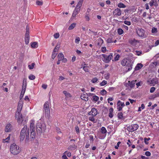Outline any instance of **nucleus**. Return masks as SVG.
Segmentation results:
<instances>
[{"mask_svg":"<svg viewBox=\"0 0 159 159\" xmlns=\"http://www.w3.org/2000/svg\"><path fill=\"white\" fill-rule=\"evenodd\" d=\"M46 125L43 121L41 119L38 120L36 125V130L38 133H43L46 130Z\"/></svg>","mask_w":159,"mask_h":159,"instance_id":"1","label":"nucleus"},{"mask_svg":"<svg viewBox=\"0 0 159 159\" xmlns=\"http://www.w3.org/2000/svg\"><path fill=\"white\" fill-rule=\"evenodd\" d=\"M159 44V40H157L155 43V45H152L151 47H150V48H151V47H152L154 46H157Z\"/></svg>","mask_w":159,"mask_h":159,"instance_id":"49","label":"nucleus"},{"mask_svg":"<svg viewBox=\"0 0 159 159\" xmlns=\"http://www.w3.org/2000/svg\"><path fill=\"white\" fill-rule=\"evenodd\" d=\"M100 93L102 95H104L107 93V91L105 89H103L101 91Z\"/></svg>","mask_w":159,"mask_h":159,"instance_id":"50","label":"nucleus"},{"mask_svg":"<svg viewBox=\"0 0 159 159\" xmlns=\"http://www.w3.org/2000/svg\"><path fill=\"white\" fill-rule=\"evenodd\" d=\"M80 40V38L79 37H76L75 40V43L78 44L79 43Z\"/></svg>","mask_w":159,"mask_h":159,"instance_id":"44","label":"nucleus"},{"mask_svg":"<svg viewBox=\"0 0 159 159\" xmlns=\"http://www.w3.org/2000/svg\"><path fill=\"white\" fill-rule=\"evenodd\" d=\"M159 97V93H157L153 95L152 96L153 98H155L156 97Z\"/></svg>","mask_w":159,"mask_h":159,"instance_id":"58","label":"nucleus"},{"mask_svg":"<svg viewBox=\"0 0 159 159\" xmlns=\"http://www.w3.org/2000/svg\"><path fill=\"white\" fill-rule=\"evenodd\" d=\"M121 142H119L117 143V145L115 147V148L116 149H118V147L119 146Z\"/></svg>","mask_w":159,"mask_h":159,"instance_id":"62","label":"nucleus"},{"mask_svg":"<svg viewBox=\"0 0 159 159\" xmlns=\"http://www.w3.org/2000/svg\"><path fill=\"white\" fill-rule=\"evenodd\" d=\"M152 33H155L157 32V29L156 28H152Z\"/></svg>","mask_w":159,"mask_h":159,"instance_id":"64","label":"nucleus"},{"mask_svg":"<svg viewBox=\"0 0 159 159\" xmlns=\"http://www.w3.org/2000/svg\"><path fill=\"white\" fill-rule=\"evenodd\" d=\"M64 153H65L68 157H70L71 155V153L70 152L67 151H66Z\"/></svg>","mask_w":159,"mask_h":159,"instance_id":"52","label":"nucleus"},{"mask_svg":"<svg viewBox=\"0 0 159 159\" xmlns=\"http://www.w3.org/2000/svg\"><path fill=\"white\" fill-rule=\"evenodd\" d=\"M57 58L59 61H62L63 62L65 63L67 61L66 58H64V55L62 53H60L57 55Z\"/></svg>","mask_w":159,"mask_h":159,"instance_id":"11","label":"nucleus"},{"mask_svg":"<svg viewBox=\"0 0 159 159\" xmlns=\"http://www.w3.org/2000/svg\"><path fill=\"white\" fill-rule=\"evenodd\" d=\"M60 36L59 34L58 33H56L54 34V37L55 39L58 38Z\"/></svg>","mask_w":159,"mask_h":159,"instance_id":"51","label":"nucleus"},{"mask_svg":"<svg viewBox=\"0 0 159 159\" xmlns=\"http://www.w3.org/2000/svg\"><path fill=\"white\" fill-rule=\"evenodd\" d=\"M136 81L133 80L131 82L129 81L128 82L129 83V85L131 88H132L134 87Z\"/></svg>","mask_w":159,"mask_h":159,"instance_id":"28","label":"nucleus"},{"mask_svg":"<svg viewBox=\"0 0 159 159\" xmlns=\"http://www.w3.org/2000/svg\"><path fill=\"white\" fill-rule=\"evenodd\" d=\"M43 109L46 115H48L50 114V109L49 106V103L48 102H46L44 103Z\"/></svg>","mask_w":159,"mask_h":159,"instance_id":"9","label":"nucleus"},{"mask_svg":"<svg viewBox=\"0 0 159 159\" xmlns=\"http://www.w3.org/2000/svg\"><path fill=\"white\" fill-rule=\"evenodd\" d=\"M97 114V110L94 108L92 109L91 111L89 113V115H92L93 116H95Z\"/></svg>","mask_w":159,"mask_h":159,"instance_id":"18","label":"nucleus"},{"mask_svg":"<svg viewBox=\"0 0 159 159\" xmlns=\"http://www.w3.org/2000/svg\"><path fill=\"white\" fill-rule=\"evenodd\" d=\"M83 2H82L79 1L78 2L75 9L80 11V8L82 5Z\"/></svg>","mask_w":159,"mask_h":159,"instance_id":"21","label":"nucleus"},{"mask_svg":"<svg viewBox=\"0 0 159 159\" xmlns=\"http://www.w3.org/2000/svg\"><path fill=\"white\" fill-rule=\"evenodd\" d=\"M158 83V80L157 79H153L151 80L150 84L152 86H154Z\"/></svg>","mask_w":159,"mask_h":159,"instance_id":"23","label":"nucleus"},{"mask_svg":"<svg viewBox=\"0 0 159 159\" xmlns=\"http://www.w3.org/2000/svg\"><path fill=\"white\" fill-rule=\"evenodd\" d=\"M43 2L42 1H37L36 2V3L38 5H42L43 4Z\"/></svg>","mask_w":159,"mask_h":159,"instance_id":"43","label":"nucleus"},{"mask_svg":"<svg viewBox=\"0 0 159 159\" xmlns=\"http://www.w3.org/2000/svg\"><path fill=\"white\" fill-rule=\"evenodd\" d=\"M79 12L80 11L75 9L73 11L71 18H75L76 17V15L79 13Z\"/></svg>","mask_w":159,"mask_h":159,"instance_id":"25","label":"nucleus"},{"mask_svg":"<svg viewBox=\"0 0 159 159\" xmlns=\"http://www.w3.org/2000/svg\"><path fill=\"white\" fill-rule=\"evenodd\" d=\"M155 90V88L154 87H152L150 89V92L151 93H153Z\"/></svg>","mask_w":159,"mask_h":159,"instance_id":"55","label":"nucleus"},{"mask_svg":"<svg viewBox=\"0 0 159 159\" xmlns=\"http://www.w3.org/2000/svg\"><path fill=\"white\" fill-rule=\"evenodd\" d=\"M145 155L149 157L151 155V153L148 151H147L145 153Z\"/></svg>","mask_w":159,"mask_h":159,"instance_id":"59","label":"nucleus"},{"mask_svg":"<svg viewBox=\"0 0 159 159\" xmlns=\"http://www.w3.org/2000/svg\"><path fill=\"white\" fill-rule=\"evenodd\" d=\"M113 109L112 108H111L109 109V116L111 118H112L113 116Z\"/></svg>","mask_w":159,"mask_h":159,"instance_id":"26","label":"nucleus"},{"mask_svg":"<svg viewBox=\"0 0 159 159\" xmlns=\"http://www.w3.org/2000/svg\"><path fill=\"white\" fill-rule=\"evenodd\" d=\"M76 146L75 144H73L68 147V149L70 150H72L76 149Z\"/></svg>","mask_w":159,"mask_h":159,"instance_id":"31","label":"nucleus"},{"mask_svg":"<svg viewBox=\"0 0 159 159\" xmlns=\"http://www.w3.org/2000/svg\"><path fill=\"white\" fill-rule=\"evenodd\" d=\"M98 81V79L95 77L94 78H93L91 80V81L93 83H96L97 81Z\"/></svg>","mask_w":159,"mask_h":159,"instance_id":"45","label":"nucleus"},{"mask_svg":"<svg viewBox=\"0 0 159 159\" xmlns=\"http://www.w3.org/2000/svg\"><path fill=\"white\" fill-rule=\"evenodd\" d=\"M129 43L132 45H136L137 43H139V40H136L134 39H131L129 40Z\"/></svg>","mask_w":159,"mask_h":159,"instance_id":"20","label":"nucleus"},{"mask_svg":"<svg viewBox=\"0 0 159 159\" xmlns=\"http://www.w3.org/2000/svg\"><path fill=\"white\" fill-rule=\"evenodd\" d=\"M31 132L30 137L32 139L34 138L35 135V129H30Z\"/></svg>","mask_w":159,"mask_h":159,"instance_id":"24","label":"nucleus"},{"mask_svg":"<svg viewBox=\"0 0 159 159\" xmlns=\"http://www.w3.org/2000/svg\"><path fill=\"white\" fill-rule=\"evenodd\" d=\"M35 120L33 119H31L30 121V129H35Z\"/></svg>","mask_w":159,"mask_h":159,"instance_id":"15","label":"nucleus"},{"mask_svg":"<svg viewBox=\"0 0 159 159\" xmlns=\"http://www.w3.org/2000/svg\"><path fill=\"white\" fill-rule=\"evenodd\" d=\"M92 97V100L93 101L96 102L99 99V97L93 94V95L91 96Z\"/></svg>","mask_w":159,"mask_h":159,"instance_id":"27","label":"nucleus"},{"mask_svg":"<svg viewBox=\"0 0 159 159\" xmlns=\"http://www.w3.org/2000/svg\"><path fill=\"white\" fill-rule=\"evenodd\" d=\"M118 6L119 8H125V6L123 3L120 2L119 3L118 5Z\"/></svg>","mask_w":159,"mask_h":159,"instance_id":"36","label":"nucleus"},{"mask_svg":"<svg viewBox=\"0 0 159 159\" xmlns=\"http://www.w3.org/2000/svg\"><path fill=\"white\" fill-rule=\"evenodd\" d=\"M29 31H28V29L27 28H26V31L25 33V42L26 44H28L29 42Z\"/></svg>","mask_w":159,"mask_h":159,"instance_id":"13","label":"nucleus"},{"mask_svg":"<svg viewBox=\"0 0 159 159\" xmlns=\"http://www.w3.org/2000/svg\"><path fill=\"white\" fill-rule=\"evenodd\" d=\"M35 78V76L33 75H30L29 76V78L30 80H34Z\"/></svg>","mask_w":159,"mask_h":159,"instance_id":"41","label":"nucleus"},{"mask_svg":"<svg viewBox=\"0 0 159 159\" xmlns=\"http://www.w3.org/2000/svg\"><path fill=\"white\" fill-rule=\"evenodd\" d=\"M101 132L102 134H106L107 133V130L104 127H102L101 129Z\"/></svg>","mask_w":159,"mask_h":159,"instance_id":"38","label":"nucleus"},{"mask_svg":"<svg viewBox=\"0 0 159 159\" xmlns=\"http://www.w3.org/2000/svg\"><path fill=\"white\" fill-rule=\"evenodd\" d=\"M125 105L124 102H122L120 101H118L117 103V109L118 111H120L122 110V107H123Z\"/></svg>","mask_w":159,"mask_h":159,"instance_id":"12","label":"nucleus"},{"mask_svg":"<svg viewBox=\"0 0 159 159\" xmlns=\"http://www.w3.org/2000/svg\"><path fill=\"white\" fill-rule=\"evenodd\" d=\"M10 134H9V136L6 138L3 139V142L6 143L9 142L10 139Z\"/></svg>","mask_w":159,"mask_h":159,"instance_id":"37","label":"nucleus"},{"mask_svg":"<svg viewBox=\"0 0 159 159\" xmlns=\"http://www.w3.org/2000/svg\"><path fill=\"white\" fill-rule=\"evenodd\" d=\"M93 95V93H89L87 94L86 93H84L80 96L81 98L83 100L87 101L88 100V97H91V96Z\"/></svg>","mask_w":159,"mask_h":159,"instance_id":"10","label":"nucleus"},{"mask_svg":"<svg viewBox=\"0 0 159 159\" xmlns=\"http://www.w3.org/2000/svg\"><path fill=\"white\" fill-rule=\"evenodd\" d=\"M107 42L108 43H111L113 42V41L112 40V39L110 38L107 39Z\"/></svg>","mask_w":159,"mask_h":159,"instance_id":"60","label":"nucleus"},{"mask_svg":"<svg viewBox=\"0 0 159 159\" xmlns=\"http://www.w3.org/2000/svg\"><path fill=\"white\" fill-rule=\"evenodd\" d=\"M136 33L139 37L145 38L147 37L145 34L144 30L142 29L138 28L136 30Z\"/></svg>","mask_w":159,"mask_h":159,"instance_id":"6","label":"nucleus"},{"mask_svg":"<svg viewBox=\"0 0 159 159\" xmlns=\"http://www.w3.org/2000/svg\"><path fill=\"white\" fill-rule=\"evenodd\" d=\"M83 69L85 72L88 71L89 69L88 67V66H84L83 67Z\"/></svg>","mask_w":159,"mask_h":159,"instance_id":"57","label":"nucleus"},{"mask_svg":"<svg viewBox=\"0 0 159 159\" xmlns=\"http://www.w3.org/2000/svg\"><path fill=\"white\" fill-rule=\"evenodd\" d=\"M62 158L63 159H68L66 156V154L64 153L63 154V155L62 156Z\"/></svg>","mask_w":159,"mask_h":159,"instance_id":"63","label":"nucleus"},{"mask_svg":"<svg viewBox=\"0 0 159 159\" xmlns=\"http://www.w3.org/2000/svg\"><path fill=\"white\" fill-rule=\"evenodd\" d=\"M102 56L103 57L102 59L103 61L106 63L109 62L111 59L113 57V54L111 53L108 56H107L105 54H102Z\"/></svg>","mask_w":159,"mask_h":159,"instance_id":"7","label":"nucleus"},{"mask_svg":"<svg viewBox=\"0 0 159 159\" xmlns=\"http://www.w3.org/2000/svg\"><path fill=\"white\" fill-rule=\"evenodd\" d=\"M26 85H27L26 79H24L23 80V86H22V88H23V89L24 88L25 89H26Z\"/></svg>","mask_w":159,"mask_h":159,"instance_id":"32","label":"nucleus"},{"mask_svg":"<svg viewBox=\"0 0 159 159\" xmlns=\"http://www.w3.org/2000/svg\"><path fill=\"white\" fill-rule=\"evenodd\" d=\"M121 65L123 66L127 67L128 71H129L132 69V63L129 60L127 59H124L122 60L121 63Z\"/></svg>","mask_w":159,"mask_h":159,"instance_id":"4","label":"nucleus"},{"mask_svg":"<svg viewBox=\"0 0 159 159\" xmlns=\"http://www.w3.org/2000/svg\"><path fill=\"white\" fill-rule=\"evenodd\" d=\"M109 74L108 73H107L104 75V78L106 79H107L109 78Z\"/></svg>","mask_w":159,"mask_h":159,"instance_id":"56","label":"nucleus"},{"mask_svg":"<svg viewBox=\"0 0 159 159\" xmlns=\"http://www.w3.org/2000/svg\"><path fill=\"white\" fill-rule=\"evenodd\" d=\"M10 151L12 154L16 155L20 152L21 149L18 145L13 143L10 146Z\"/></svg>","mask_w":159,"mask_h":159,"instance_id":"3","label":"nucleus"},{"mask_svg":"<svg viewBox=\"0 0 159 159\" xmlns=\"http://www.w3.org/2000/svg\"><path fill=\"white\" fill-rule=\"evenodd\" d=\"M150 140V138H145L144 139V142L145 143L147 144H148V141Z\"/></svg>","mask_w":159,"mask_h":159,"instance_id":"53","label":"nucleus"},{"mask_svg":"<svg viewBox=\"0 0 159 159\" xmlns=\"http://www.w3.org/2000/svg\"><path fill=\"white\" fill-rule=\"evenodd\" d=\"M149 4L151 7L153 5L157 7L158 5L157 2L156 0H151L149 2Z\"/></svg>","mask_w":159,"mask_h":159,"instance_id":"22","label":"nucleus"},{"mask_svg":"<svg viewBox=\"0 0 159 159\" xmlns=\"http://www.w3.org/2000/svg\"><path fill=\"white\" fill-rule=\"evenodd\" d=\"M15 116L18 123L20 125L22 124L23 121V118L20 112L19 111H16V113Z\"/></svg>","mask_w":159,"mask_h":159,"instance_id":"5","label":"nucleus"},{"mask_svg":"<svg viewBox=\"0 0 159 159\" xmlns=\"http://www.w3.org/2000/svg\"><path fill=\"white\" fill-rule=\"evenodd\" d=\"M35 65V63H33L30 65H29L28 66V67L30 70H31L34 68Z\"/></svg>","mask_w":159,"mask_h":159,"instance_id":"35","label":"nucleus"},{"mask_svg":"<svg viewBox=\"0 0 159 159\" xmlns=\"http://www.w3.org/2000/svg\"><path fill=\"white\" fill-rule=\"evenodd\" d=\"M139 128V126L136 124H133L129 125L127 128V129L129 132H132L136 130Z\"/></svg>","mask_w":159,"mask_h":159,"instance_id":"8","label":"nucleus"},{"mask_svg":"<svg viewBox=\"0 0 159 159\" xmlns=\"http://www.w3.org/2000/svg\"><path fill=\"white\" fill-rule=\"evenodd\" d=\"M11 125L10 123H7L5 129V131L6 132H9L11 130Z\"/></svg>","mask_w":159,"mask_h":159,"instance_id":"19","label":"nucleus"},{"mask_svg":"<svg viewBox=\"0 0 159 159\" xmlns=\"http://www.w3.org/2000/svg\"><path fill=\"white\" fill-rule=\"evenodd\" d=\"M63 93L65 96V99L66 100H69L70 99L71 96L69 93L66 91H64Z\"/></svg>","mask_w":159,"mask_h":159,"instance_id":"16","label":"nucleus"},{"mask_svg":"<svg viewBox=\"0 0 159 159\" xmlns=\"http://www.w3.org/2000/svg\"><path fill=\"white\" fill-rule=\"evenodd\" d=\"M121 14V11L120 9L117 8L113 11V15L114 16H120Z\"/></svg>","mask_w":159,"mask_h":159,"instance_id":"14","label":"nucleus"},{"mask_svg":"<svg viewBox=\"0 0 159 159\" xmlns=\"http://www.w3.org/2000/svg\"><path fill=\"white\" fill-rule=\"evenodd\" d=\"M117 115L118 118L120 119H121L123 117V113L122 112L119 113Z\"/></svg>","mask_w":159,"mask_h":159,"instance_id":"42","label":"nucleus"},{"mask_svg":"<svg viewBox=\"0 0 159 159\" xmlns=\"http://www.w3.org/2000/svg\"><path fill=\"white\" fill-rule=\"evenodd\" d=\"M38 45L37 42H34L31 44V46L32 48H36L38 47Z\"/></svg>","mask_w":159,"mask_h":159,"instance_id":"34","label":"nucleus"},{"mask_svg":"<svg viewBox=\"0 0 159 159\" xmlns=\"http://www.w3.org/2000/svg\"><path fill=\"white\" fill-rule=\"evenodd\" d=\"M26 89H25L24 88H22V91L21 92L20 95V100H21V99L23 97V96L24 94V93H25V91Z\"/></svg>","mask_w":159,"mask_h":159,"instance_id":"30","label":"nucleus"},{"mask_svg":"<svg viewBox=\"0 0 159 159\" xmlns=\"http://www.w3.org/2000/svg\"><path fill=\"white\" fill-rule=\"evenodd\" d=\"M119 57H120V56L119 54L116 55V57H115L114 60H112V61H118L119 59Z\"/></svg>","mask_w":159,"mask_h":159,"instance_id":"46","label":"nucleus"},{"mask_svg":"<svg viewBox=\"0 0 159 159\" xmlns=\"http://www.w3.org/2000/svg\"><path fill=\"white\" fill-rule=\"evenodd\" d=\"M143 66V65L141 63H138L135 67V70H139L141 69Z\"/></svg>","mask_w":159,"mask_h":159,"instance_id":"29","label":"nucleus"},{"mask_svg":"<svg viewBox=\"0 0 159 159\" xmlns=\"http://www.w3.org/2000/svg\"><path fill=\"white\" fill-rule=\"evenodd\" d=\"M23 102L22 100H20L19 101L17 107V111H19L20 112L23 107Z\"/></svg>","mask_w":159,"mask_h":159,"instance_id":"17","label":"nucleus"},{"mask_svg":"<svg viewBox=\"0 0 159 159\" xmlns=\"http://www.w3.org/2000/svg\"><path fill=\"white\" fill-rule=\"evenodd\" d=\"M118 34L120 35H121L123 33L124 31L121 29H118L117 30Z\"/></svg>","mask_w":159,"mask_h":159,"instance_id":"39","label":"nucleus"},{"mask_svg":"<svg viewBox=\"0 0 159 159\" xmlns=\"http://www.w3.org/2000/svg\"><path fill=\"white\" fill-rule=\"evenodd\" d=\"M76 24L74 23L72 24L68 27L69 30H71L73 29L76 26Z\"/></svg>","mask_w":159,"mask_h":159,"instance_id":"33","label":"nucleus"},{"mask_svg":"<svg viewBox=\"0 0 159 159\" xmlns=\"http://www.w3.org/2000/svg\"><path fill=\"white\" fill-rule=\"evenodd\" d=\"M101 52L103 53H105L107 52L106 48L105 47H102L101 49Z\"/></svg>","mask_w":159,"mask_h":159,"instance_id":"40","label":"nucleus"},{"mask_svg":"<svg viewBox=\"0 0 159 159\" xmlns=\"http://www.w3.org/2000/svg\"><path fill=\"white\" fill-rule=\"evenodd\" d=\"M24 99L25 101H28L29 102L30 101V99L27 96H26L25 97Z\"/></svg>","mask_w":159,"mask_h":159,"instance_id":"61","label":"nucleus"},{"mask_svg":"<svg viewBox=\"0 0 159 159\" xmlns=\"http://www.w3.org/2000/svg\"><path fill=\"white\" fill-rule=\"evenodd\" d=\"M124 23L126 25H130L131 24V22L130 21L125 20L124 21Z\"/></svg>","mask_w":159,"mask_h":159,"instance_id":"47","label":"nucleus"},{"mask_svg":"<svg viewBox=\"0 0 159 159\" xmlns=\"http://www.w3.org/2000/svg\"><path fill=\"white\" fill-rule=\"evenodd\" d=\"M107 83V82L106 81L103 80L100 84V85H101L102 86H103L106 85Z\"/></svg>","mask_w":159,"mask_h":159,"instance_id":"48","label":"nucleus"},{"mask_svg":"<svg viewBox=\"0 0 159 159\" xmlns=\"http://www.w3.org/2000/svg\"><path fill=\"white\" fill-rule=\"evenodd\" d=\"M57 55V53L54 52H52V59H54L55 57Z\"/></svg>","mask_w":159,"mask_h":159,"instance_id":"54","label":"nucleus"},{"mask_svg":"<svg viewBox=\"0 0 159 159\" xmlns=\"http://www.w3.org/2000/svg\"><path fill=\"white\" fill-rule=\"evenodd\" d=\"M27 128V125H25L21 129L20 135V141H23L25 137L26 139H28L29 136V130Z\"/></svg>","mask_w":159,"mask_h":159,"instance_id":"2","label":"nucleus"}]
</instances>
